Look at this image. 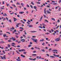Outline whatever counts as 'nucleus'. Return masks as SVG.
Instances as JSON below:
<instances>
[{"label": "nucleus", "mask_w": 61, "mask_h": 61, "mask_svg": "<svg viewBox=\"0 0 61 61\" xmlns=\"http://www.w3.org/2000/svg\"><path fill=\"white\" fill-rule=\"evenodd\" d=\"M12 5H13V6H14V7H16V6L14 4H13Z\"/></svg>", "instance_id": "obj_40"}, {"label": "nucleus", "mask_w": 61, "mask_h": 61, "mask_svg": "<svg viewBox=\"0 0 61 61\" xmlns=\"http://www.w3.org/2000/svg\"><path fill=\"white\" fill-rule=\"evenodd\" d=\"M51 1L53 2V3H56V1H53V0H51Z\"/></svg>", "instance_id": "obj_33"}, {"label": "nucleus", "mask_w": 61, "mask_h": 61, "mask_svg": "<svg viewBox=\"0 0 61 61\" xmlns=\"http://www.w3.org/2000/svg\"><path fill=\"white\" fill-rule=\"evenodd\" d=\"M42 25H43L44 26H46V25L45 24H44V23H42Z\"/></svg>", "instance_id": "obj_23"}, {"label": "nucleus", "mask_w": 61, "mask_h": 61, "mask_svg": "<svg viewBox=\"0 0 61 61\" xmlns=\"http://www.w3.org/2000/svg\"><path fill=\"white\" fill-rule=\"evenodd\" d=\"M31 4H32L33 5H34V3H33V1H31Z\"/></svg>", "instance_id": "obj_24"}, {"label": "nucleus", "mask_w": 61, "mask_h": 61, "mask_svg": "<svg viewBox=\"0 0 61 61\" xmlns=\"http://www.w3.org/2000/svg\"><path fill=\"white\" fill-rule=\"evenodd\" d=\"M45 21H46V22H47V23H48V22H49V21H48V20H47L45 19Z\"/></svg>", "instance_id": "obj_28"}, {"label": "nucleus", "mask_w": 61, "mask_h": 61, "mask_svg": "<svg viewBox=\"0 0 61 61\" xmlns=\"http://www.w3.org/2000/svg\"><path fill=\"white\" fill-rule=\"evenodd\" d=\"M34 9H36V6H34Z\"/></svg>", "instance_id": "obj_26"}, {"label": "nucleus", "mask_w": 61, "mask_h": 61, "mask_svg": "<svg viewBox=\"0 0 61 61\" xmlns=\"http://www.w3.org/2000/svg\"><path fill=\"white\" fill-rule=\"evenodd\" d=\"M21 56H22V57H25V56L23 55L22 54L21 55Z\"/></svg>", "instance_id": "obj_12"}, {"label": "nucleus", "mask_w": 61, "mask_h": 61, "mask_svg": "<svg viewBox=\"0 0 61 61\" xmlns=\"http://www.w3.org/2000/svg\"><path fill=\"white\" fill-rule=\"evenodd\" d=\"M60 38L59 37L58 38H56L55 39V41H59V40H60Z\"/></svg>", "instance_id": "obj_1"}, {"label": "nucleus", "mask_w": 61, "mask_h": 61, "mask_svg": "<svg viewBox=\"0 0 61 61\" xmlns=\"http://www.w3.org/2000/svg\"><path fill=\"white\" fill-rule=\"evenodd\" d=\"M44 45H45V43L44 42L42 44V46H44Z\"/></svg>", "instance_id": "obj_43"}, {"label": "nucleus", "mask_w": 61, "mask_h": 61, "mask_svg": "<svg viewBox=\"0 0 61 61\" xmlns=\"http://www.w3.org/2000/svg\"><path fill=\"white\" fill-rule=\"evenodd\" d=\"M52 51H57V52L58 51L56 50H54Z\"/></svg>", "instance_id": "obj_18"}, {"label": "nucleus", "mask_w": 61, "mask_h": 61, "mask_svg": "<svg viewBox=\"0 0 61 61\" xmlns=\"http://www.w3.org/2000/svg\"><path fill=\"white\" fill-rule=\"evenodd\" d=\"M36 58H34V59H33L32 60H33V61H35V60H36Z\"/></svg>", "instance_id": "obj_25"}, {"label": "nucleus", "mask_w": 61, "mask_h": 61, "mask_svg": "<svg viewBox=\"0 0 61 61\" xmlns=\"http://www.w3.org/2000/svg\"><path fill=\"white\" fill-rule=\"evenodd\" d=\"M21 5H22V6H24V4H23L22 3H21Z\"/></svg>", "instance_id": "obj_22"}, {"label": "nucleus", "mask_w": 61, "mask_h": 61, "mask_svg": "<svg viewBox=\"0 0 61 61\" xmlns=\"http://www.w3.org/2000/svg\"><path fill=\"white\" fill-rule=\"evenodd\" d=\"M23 8L24 10H26V8L25 7H24Z\"/></svg>", "instance_id": "obj_49"}, {"label": "nucleus", "mask_w": 61, "mask_h": 61, "mask_svg": "<svg viewBox=\"0 0 61 61\" xmlns=\"http://www.w3.org/2000/svg\"><path fill=\"white\" fill-rule=\"evenodd\" d=\"M49 32H50V33H52V31H51V30H49Z\"/></svg>", "instance_id": "obj_64"}, {"label": "nucleus", "mask_w": 61, "mask_h": 61, "mask_svg": "<svg viewBox=\"0 0 61 61\" xmlns=\"http://www.w3.org/2000/svg\"><path fill=\"white\" fill-rule=\"evenodd\" d=\"M21 24L20 23H18V24H17V25H16L17 27H19V26H18V25H21Z\"/></svg>", "instance_id": "obj_5"}, {"label": "nucleus", "mask_w": 61, "mask_h": 61, "mask_svg": "<svg viewBox=\"0 0 61 61\" xmlns=\"http://www.w3.org/2000/svg\"><path fill=\"white\" fill-rule=\"evenodd\" d=\"M29 59L30 60H33V59L31 58H29Z\"/></svg>", "instance_id": "obj_39"}, {"label": "nucleus", "mask_w": 61, "mask_h": 61, "mask_svg": "<svg viewBox=\"0 0 61 61\" xmlns=\"http://www.w3.org/2000/svg\"><path fill=\"white\" fill-rule=\"evenodd\" d=\"M12 41H15V40H16V39H15V38L12 37Z\"/></svg>", "instance_id": "obj_6"}, {"label": "nucleus", "mask_w": 61, "mask_h": 61, "mask_svg": "<svg viewBox=\"0 0 61 61\" xmlns=\"http://www.w3.org/2000/svg\"><path fill=\"white\" fill-rule=\"evenodd\" d=\"M8 47H9V48H10V45L9 44H8Z\"/></svg>", "instance_id": "obj_29"}, {"label": "nucleus", "mask_w": 61, "mask_h": 61, "mask_svg": "<svg viewBox=\"0 0 61 61\" xmlns=\"http://www.w3.org/2000/svg\"><path fill=\"white\" fill-rule=\"evenodd\" d=\"M9 21L10 22H11V20H9Z\"/></svg>", "instance_id": "obj_63"}, {"label": "nucleus", "mask_w": 61, "mask_h": 61, "mask_svg": "<svg viewBox=\"0 0 61 61\" xmlns=\"http://www.w3.org/2000/svg\"><path fill=\"white\" fill-rule=\"evenodd\" d=\"M24 13V12H19V13L20 14H22L23 13Z\"/></svg>", "instance_id": "obj_15"}, {"label": "nucleus", "mask_w": 61, "mask_h": 61, "mask_svg": "<svg viewBox=\"0 0 61 61\" xmlns=\"http://www.w3.org/2000/svg\"><path fill=\"white\" fill-rule=\"evenodd\" d=\"M50 57H51V58H55V57L53 56H50Z\"/></svg>", "instance_id": "obj_10"}, {"label": "nucleus", "mask_w": 61, "mask_h": 61, "mask_svg": "<svg viewBox=\"0 0 61 61\" xmlns=\"http://www.w3.org/2000/svg\"><path fill=\"white\" fill-rule=\"evenodd\" d=\"M15 54V52L14 51H12V55H14V54Z\"/></svg>", "instance_id": "obj_34"}, {"label": "nucleus", "mask_w": 61, "mask_h": 61, "mask_svg": "<svg viewBox=\"0 0 61 61\" xmlns=\"http://www.w3.org/2000/svg\"><path fill=\"white\" fill-rule=\"evenodd\" d=\"M49 34H50V33H49L48 32H47V33H45V34H46V35H48Z\"/></svg>", "instance_id": "obj_37"}, {"label": "nucleus", "mask_w": 61, "mask_h": 61, "mask_svg": "<svg viewBox=\"0 0 61 61\" xmlns=\"http://www.w3.org/2000/svg\"><path fill=\"white\" fill-rule=\"evenodd\" d=\"M11 46H13L14 47H17V46H15L14 45H13V44H12L11 45Z\"/></svg>", "instance_id": "obj_20"}, {"label": "nucleus", "mask_w": 61, "mask_h": 61, "mask_svg": "<svg viewBox=\"0 0 61 61\" xmlns=\"http://www.w3.org/2000/svg\"><path fill=\"white\" fill-rule=\"evenodd\" d=\"M13 19L14 22L16 21V20H17V19H16V18H15V17L13 18Z\"/></svg>", "instance_id": "obj_7"}, {"label": "nucleus", "mask_w": 61, "mask_h": 61, "mask_svg": "<svg viewBox=\"0 0 61 61\" xmlns=\"http://www.w3.org/2000/svg\"><path fill=\"white\" fill-rule=\"evenodd\" d=\"M23 36H24V37H26V36H25V35L24 34H23Z\"/></svg>", "instance_id": "obj_36"}, {"label": "nucleus", "mask_w": 61, "mask_h": 61, "mask_svg": "<svg viewBox=\"0 0 61 61\" xmlns=\"http://www.w3.org/2000/svg\"><path fill=\"white\" fill-rule=\"evenodd\" d=\"M27 24H29V25H30V23L28 22H27Z\"/></svg>", "instance_id": "obj_51"}, {"label": "nucleus", "mask_w": 61, "mask_h": 61, "mask_svg": "<svg viewBox=\"0 0 61 61\" xmlns=\"http://www.w3.org/2000/svg\"><path fill=\"white\" fill-rule=\"evenodd\" d=\"M15 32H16V30H14V31H13V33H14Z\"/></svg>", "instance_id": "obj_27"}, {"label": "nucleus", "mask_w": 61, "mask_h": 61, "mask_svg": "<svg viewBox=\"0 0 61 61\" xmlns=\"http://www.w3.org/2000/svg\"><path fill=\"white\" fill-rule=\"evenodd\" d=\"M11 41V40H8V42H10Z\"/></svg>", "instance_id": "obj_59"}, {"label": "nucleus", "mask_w": 61, "mask_h": 61, "mask_svg": "<svg viewBox=\"0 0 61 61\" xmlns=\"http://www.w3.org/2000/svg\"><path fill=\"white\" fill-rule=\"evenodd\" d=\"M17 47H20V45H17Z\"/></svg>", "instance_id": "obj_46"}, {"label": "nucleus", "mask_w": 61, "mask_h": 61, "mask_svg": "<svg viewBox=\"0 0 61 61\" xmlns=\"http://www.w3.org/2000/svg\"><path fill=\"white\" fill-rule=\"evenodd\" d=\"M30 45H32V44H33L31 42H30Z\"/></svg>", "instance_id": "obj_57"}, {"label": "nucleus", "mask_w": 61, "mask_h": 61, "mask_svg": "<svg viewBox=\"0 0 61 61\" xmlns=\"http://www.w3.org/2000/svg\"><path fill=\"white\" fill-rule=\"evenodd\" d=\"M44 15V17H45V18L46 17V15Z\"/></svg>", "instance_id": "obj_60"}, {"label": "nucleus", "mask_w": 61, "mask_h": 61, "mask_svg": "<svg viewBox=\"0 0 61 61\" xmlns=\"http://www.w3.org/2000/svg\"><path fill=\"white\" fill-rule=\"evenodd\" d=\"M0 55H4V54H3V53H0Z\"/></svg>", "instance_id": "obj_54"}, {"label": "nucleus", "mask_w": 61, "mask_h": 61, "mask_svg": "<svg viewBox=\"0 0 61 61\" xmlns=\"http://www.w3.org/2000/svg\"><path fill=\"white\" fill-rule=\"evenodd\" d=\"M36 58L37 59H39V56H36Z\"/></svg>", "instance_id": "obj_38"}, {"label": "nucleus", "mask_w": 61, "mask_h": 61, "mask_svg": "<svg viewBox=\"0 0 61 61\" xmlns=\"http://www.w3.org/2000/svg\"><path fill=\"white\" fill-rule=\"evenodd\" d=\"M36 31H31V33H35V32H36Z\"/></svg>", "instance_id": "obj_16"}, {"label": "nucleus", "mask_w": 61, "mask_h": 61, "mask_svg": "<svg viewBox=\"0 0 61 61\" xmlns=\"http://www.w3.org/2000/svg\"><path fill=\"white\" fill-rule=\"evenodd\" d=\"M33 26L32 25H30L29 26V27H33Z\"/></svg>", "instance_id": "obj_30"}, {"label": "nucleus", "mask_w": 61, "mask_h": 61, "mask_svg": "<svg viewBox=\"0 0 61 61\" xmlns=\"http://www.w3.org/2000/svg\"><path fill=\"white\" fill-rule=\"evenodd\" d=\"M61 2V0H60L59 1V3H60Z\"/></svg>", "instance_id": "obj_61"}, {"label": "nucleus", "mask_w": 61, "mask_h": 61, "mask_svg": "<svg viewBox=\"0 0 61 61\" xmlns=\"http://www.w3.org/2000/svg\"><path fill=\"white\" fill-rule=\"evenodd\" d=\"M3 36H4V37H5V36H6V34H5Z\"/></svg>", "instance_id": "obj_41"}, {"label": "nucleus", "mask_w": 61, "mask_h": 61, "mask_svg": "<svg viewBox=\"0 0 61 61\" xmlns=\"http://www.w3.org/2000/svg\"><path fill=\"white\" fill-rule=\"evenodd\" d=\"M6 20H7V21H8V18H7V17H6Z\"/></svg>", "instance_id": "obj_55"}, {"label": "nucleus", "mask_w": 61, "mask_h": 61, "mask_svg": "<svg viewBox=\"0 0 61 61\" xmlns=\"http://www.w3.org/2000/svg\"><path fill=\"white\" fill-rule=\"evenodd\" d=\"M43 16H42L41 18L40 21H41V20H42V19L43 18Z\"/></svg>", "instance_id": "obj_17"}, {"label": "nucleus", "mask_w": 61, "mask_h": 61, "mask_svg": "<svg viewBox=\"0 0 61 61\" xmlns=\"http://www.w3.org/2000/svg\"><path fill=\"white\" fill-rule=\"evenodd\" d=\"M18 51H19V52H22H22H23V51L25 52V49H21V50H19Z\"/></svg>", "instance_id": "obj_3"}, {"label": "nucleus", "mask_w": 61, "mask_h": 61, "mask_svg": "<svg viewBox=\"0 0 61 61\" xmlns=\"http://www.w3.org/2000/svg\"><path fill=\"white\" fill-rule=\"evenodd\" d=\"M43 41H45V40H44V39H42V40H41V42H43Z\"/></svg>", "instance_id": "obj_52"}, {"label": "nucleus", "mask_w": 61, "mask_h": 61, "mask_svg": "<svg viewBox=\"0 0 61 61\" xmlns=\"http://www.w3.org/2000/svg\"><path fill=\"white\" fill-rule=\"evenodd\" d=\"M3 58L5 59H6V58H5V55H4L3 56Z\"/></svg>", "instance_id": "obj_21"}, {"label": "nucleus", "mask_w": 61, "mask_h": 61, "mask_svg": "<svg viewBox=\"0 0 61 61\" xmlns=\"http://www.w3.org/2000/svg\"><path fill=\"white\" fill-rule=\"evenodd\" d=\"M26 53H27V52H23V54H24L25 55V54H26Z\"/></svg>", "instance_id": "obj_32"}, {"label": "nucleus", "mask_w": 61, "mask_h": 61, "mask_svg": "<svg viewBox=\"0 0 61 61\" xmlns=\"http://www.w3.org/2000/svg\"><path fill=\"white\" fill-rule=\"evenodd\" d=\"M17 5H20V4L19 3V2H17Z\"/></svg>", "instance_id": "obj_42"}, {"label": "nucleus", "mask_w": 61, "mask_h": 61, "mask_svg": "<svg viewBox=\"0 0 61 61\" xmlns=\"http://www.w3.org/2000/svg\"><path fill=\"white\" fill-rule=\"evenodd\" d=\"M2 52H3V53L4 54H5V51H2Z\"/></svg>", "instance_id": "obj_53"}, {"label": "nucleus", "mask_w": 61, "mask_h": 61, "mask_svg": "<svg viewBox=\"0 0 61 61\" xmlns=\"http://www.w3.org/2000/svg\"><path fill=\"white\" fill-rule=\"evenodd\" d=\"M53 56H55V57H56H56H59V55H55V54H53Z\"/></svg>", "instance_id": "obj_4"}, {"label": "nucleus", "mask_w": 61, "mask_h": 61, "mask_svg": "<svg viewBox=\"0 0 61 61\" xmlns=\"http://www.w3.org/2000/svg\"><path fill=\"white\" fill-rule=\"evenodd\" d=\"M3 16H7V14H6V13H5L4 14H3Z\"/></svg>", "instance_id": "obj_9"}, {"label": "nucleus", "mask_w": 61, "mask_h": 61, "mask_svg": "<svg viewBox=\"0 0 61 61\" xmlns=\"http://www.w3.org/2000/svg\"><path fill=\"white\" fill-rule=\"evenodd\" d=\"M41 51H42V52H45V50L44 49H41Z\"/></svg>", "instance_id": "obj_13"}, {"label": "nucleus", "mask_w": 61, "mask_h": 61, "mask_svg": "<svg viewBox=\"0 0 61 61\" xmlns=\"http://www.w3.org/2000/svg\"><path fill=\"white\" fill-rule=\"evenodd\" d=\"M12 30H14L15 29L14 28V27H12Z\"/></svg>", "instance_id": "obj_50"}, {"label": "nucleus", "mask_w": 61, "mask_h": 61, "mask_svg": "<svg viewBox=\"0 0 61 61\" xmlns=\"http://www.w3.org/2000/svg\"><path fill=\"white\" fill-rule=\"evenodd\" d=\"M46 11L47 12V14H51V12L49 11L48 10H46Z\"/></svg>", "instance_id": "obj_8"}, {"label": "nucleus", "mask_w": 61, "mask_h": 61, "mask_svg": "<svg viewBox=\"0 0 61 61\" xmlns=\"http://www.w3.org/2000/svg\"><path fill=\"white\" fill-rule=\"evenodd\" d=\"M15 36L17 38H18L19 37V36H18L17 35H15Z\"/></svg>", "instance_id": "obj_19"}, {"label": "nucleus", "mask_w": 61, "mask_h": 61, "mask_svg": "<svg viewBox=\"0 0 61 61\" xmlns=\"http://www.w3.org/2000/svg\"><path fill=\"white\" fill-rule=\"evenodd\" d=\"M57 4V3H54L53 4V5H56Z\"/></svg>", "instance_id": "obj_56"}, {"label": "nucleus", "mask_w": 61, "mask_h": 61, "mask_svg": "<svg viewBox=\"0 0 61 61\" xmlns=\"http://www.w3.org/2000/svg\"><path fill=\"white\" fill-rule=\"evenodd\" d=\"M12 44H13V45H15V44L14 43H11Z\"/></svg>", "instance_id": "obj_47"}, {"label": "nucleus", "mask_w": 61, "mask_h": 61, "mask_svg": "<svg viewBox=\"0 0 61 61\" xmlns=\"http://www.w3.org/2000/svg\"><path fill=\"white\" fill-rule=\"evenodd\" d=\"M0 57H1V59H4L3 58V57H2L1 56H0Z\"/></svg>", "instance_id": "obj_35"}, {"label": "nucleus", "mask_w": 61, "mask_h": 61, "mask_svg": "<svg viewBox=\"0 0 61 61\" xmlns=\"http://www.w3.org/2000/svg\"><path fill=\"white\" fill-rule=\"evenodd\" d=\"M32 56H36V54H32Z\"/></svg>", "instance_id": "obj_11"}, {"label": "nucleus", "mask_w": 61, "mask_h": 61, "mask_svg": "<svg viewBox=\"0 0 61 61\" xmlns=\"http://www.w3.org/2000/svg\"><path fill=\"white\" fill-rule=\"evenodd\" d=\"M51 20H53V21H55V19L54 18H52L51 19Z\"/></svg>", "instance_id": "obj_14"}, {"label": "nucleus", "mask_w": 61, "mask_h": 61, "mask_svg": "<svg viewBox=\"0 0 61 61\" xmlns=\"http://www.w3.org/2000/svg\"><path fill=\"white\" fill-rule=\"evenodd\" d=\"M31 39L36 43V42H37V39H33V38H32Z\"/></svg>", "instance_id": "obj_2"}, {"label": "nucleus", "mask_w": 61, "mask_h": 61, "mask_svg": "<svg viewBox=\"0 0 61 61\" xmlns=\"http://www.w3.org/2000/svg\"><path fill=\"white\" fill-rule=\"evenodd\" d=\"M39 28H43V27H42L41 26H39Z\"/></svg>", "instance_id": "obj_44"}, {"label": "nucleus", "mask_w": 61, "mask_h": 61, "mask_svg": "<svg viewBox=\"0 0 61 61\" xmlns=\"http://www.w3.org/2000/svg\"><path fill=\"white\" fill-rule=\"evenodd\" d=\"M19 28H20V29H23V27H20Z\"/></svg>", "instance_id": "obj_45"}, {"label": "nucleus", "mask_w": 61, "mask_h": 61, "mask_svg": "<svg viewBox=\"0 0 61 61\" xmlns=\"http://www.w3.org/2000/svg\"><path fill=\"white\" fill-rule=\"evenodd\" d=\"M6 33H8V34H10V33L9 32H6Z\"/></svg>", "instance_id": "obj_62"}, {"label": "nucleus", "mask_w": 61, "mask_h": 61, "mask_svg": "<svg viewBox=\"0 0 61 61\" xmlns=\"http://www.w3.org/2000/svg\"><path fill=\"white\" fill-rule=\"evenodd\" d=\"M14 14V12H12V13H10V15H12L13 14Z\"/></svg>", "instance_id": "obj_58"}, {"label": "nucleus", "mask_w": 61, "mask_h": 61, "mask_svg": "<svg viewBox=\"0 0 61 61\" xmlns=\"http://www.w3.org/2000/svg\"><path fill=\"white\" fill-rule=\"evenodd\" d=\"M28 46L29 47H31V46H32V45H29Z\"/></svg>", "instance_id": "obj_31"}, {"label": "nucleus", "mask_w": 61, "mask_h": 61, "mask_svg": "<svg viewBox=\"0 0 61 61\" xmlns=\"http://www.w3.org/2000/svg\"><path fill=\"white\" fill-rule=\"evenodd\" d=\"M46 56H48H48H49V54H46Z\"/></svg>", "instance_id": "obj_48"}]
</instances>
